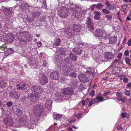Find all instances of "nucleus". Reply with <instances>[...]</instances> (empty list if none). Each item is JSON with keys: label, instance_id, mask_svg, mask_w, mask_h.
Instances as JSON below:
<instances>
[{"label": "nucleus", "instance_id": "9d476101", "mask_svg": "<svg viewBox=\"0 0 131 131\" xmlns=\"http://www.w3.org/2000/svg\"><path fill=\"white\" fill-rule=\"evenodd\" d=\"M63 92L65 95H70L72 94L74 92L73 89L71 88H67L64 89Z\"/></svg>", "mask_w": 131, "mask_h": 131}, {"label": "nucleus", "instance_id": "393cba45", "mask_svg": "<svg viewBox=\"0 0 131 131\" xmlns=\"http://www.w3.org/2000/svg\"><path fill=\"white\" fill-rule=\"evenodd\" d=\"M31 122L30 121L26 124H25V125L26 127H27L29 129H32L34 126V124L30 123Z\"/></svg>", "mask_w": 131, "mask_h": 131}, {"label": "nucleus", "instance_id": "2f4dec72", "mask_svg": "<svg viewBox=\"0 0 131 131\" xmlns=\"http://www.w3.org/2000/svg\"><path fill=\"white\" fill-rule=\"evenodd\" d=\"M82 15V13L80 11L76 12L75 14V17L76 18H80Z\"/></svg>", "mask_w": 131, "mask_h": 131}, {"label": "nucleus", "instance_id": "e433bc0d", "mask_svg": "<svg viewBox=\"0 0 131 131\" xmlns=\"http://www.w3.org/2000/svg\"><path fill=\"white\" fill-rule=\"evenodd\" d=\"M89 100L88 99H86L85 100L82 101V104L83 106L85 105L89 102Z\"/></svg>", "mask_w": 131, "mask_h": 131}, {"label": "nucleus", "instance_id": "ddd939ff", "mask_svg": "<svg viewBox=\"0 0 131 131\" xmlns=\"http://www.w3.org/2000/svg\"><path fill=\"white\" fill-rule=\"evenodd\" d=\"M50 77L53 80H57L59 78V74L57 72H53L50 73Z\"/></svg>", "mask_w": 131, "mask_h": 131}, {"label": "nucleus", "instance_id": "69168bd1", "mask_svg": "<svg viewBox=\"0 0 131 131\" xmlns=\"http://www.w3.org/2000/svg\"><path fill=\"white\" fill-rule=\"evenodd\" d=\"M110 93V92H106L105 93H104L103 94V96H106L108 95H109Z\"/></svg>", "mask_w": 131, "mask_h": 131}, {"label": "nucleus", "instance_id": "79ce46f5", "mask_svg": "<svg viewBox=\"0 0 131 131\" xmlns=\"http://www.w3.org/2000/svg\"><path fill=\"white\" fill-rule=\"evenodd\" d=\"M116 94L117 97L120 98H121L122 96V94L121 92H117L116 93Z\"/></svg>", "mask_w": 131, "mask_h": 131}, {"label": "nucleus", "instance_id": "49530a36", "mask_svg": "<svg viewBox=\"0 0 131 131\" xmlns=\"http://www.w3.org/2000/svg\"><path fill=\"white\" fill-rule=\"evenodd\" d=\"M125 61L127 64H129L131 60L129 58L126 57L125 59Z\"/></svg>", "mask_w": 131, "mask_h": 131}, {"label": "nucleus", "instance_id": "338daca9", "mask_svg": "<svg viewBox=\"0 0 131 131\" xmlns=\"http://www.w3.org/2000/svg\"><path fill=\"white\" fill-rule=\"evenodd\" d=\"M120 60V59H118V60L115 59V60L112 63L113 64H115L117 62L119 61Z\"/></svg>", "mask_w": 131, "mask_h": 131}, {"label": "nucleus", "instance_id": "f3484780", "mask_svg": "<svg viewBox=\"0 0 131 131\" xmlns=\"http://www.w3.org/2000/svg\"><path fill=\"white\" fill-rule=\"evenodd\" d=\"M93 14L94 15V18L95 20H99L100 19L101 15L100 12L94 11V12Z\"/></svg>", "mask_w": 131, "mask_h": 131}, {"label": "nucleus", "instance_id": "c756f323", "mask_svg": "<svg viewBox=\"0 0 131 131\" xmlns=\"http://www.w3.org/2000/svg\"><path fill=\"white\" fill-rule=\"evenodd\" d=\"M18 96L19 98H20L22 102L24 101L26 98V97L24 95L22 94H20L19 95L18 94Z\"/></svg>", "mask_w": 131, "mask_h": 131}, {"label": "nucleus", "instance_id": "6e6d98bb", "mask_svg": "<svg viewBox=\"0 0 131 131\" xmlns=\"http://www.w3.org/2000/svg\"><path fill=\"white\" fill-rule=\"evenodd\" d=\"M75 121V119L72 117L70 119V120L69 121V122H74Z\"/></svg>", "mask_w": 131, "mask_h": 131}, {"label": "nucleus", "instance_id": "412c9836", "mask_svg": "<svg viewBox=\"0 0 131 131\" xmlns=\"http://www.w3.org/2000/svg\"><path fill=\"white\" fill-rule=\"evenodd\" d=\"M73 50L77 54H80L81 53V50L79 48L75 47L73 49Z\"/></svg>", "mask_w": 131, "mask_h": 131}, {"label": "nucleus", "instance_id": "f257e3e1", "mask_svg": "<svg viewBox=\"0 0 131 131\" xmlns=\"http://www.w3.org/2000/svg\"><path fill=\"white\" fill-rule=\"evenodd\" d=\"M81 30V26L80 25L74 24L72 28L69 29V30L66 29L65 32L70 36H73L77 32L80 31Z\"/></svg>", "mask_w": 131, "mask_h": 131}, {"label": "nucleus", "instance_id": "a18cd8bd", "mask_svg": "<svg viewBox=\"0 0 131 131\" xmlns=\"http://www.w3.org/2000/svg\"><path fill=\"white\" fill-rule=\"evenodd\" d=\"M70 76L73 78H75L76 76L77 75L76 73L74 72H73L72 73H70Z\"/></svg>", "mask_w": 131, "mask_h": 131}, {"label": "nucleus", "instance_id": "6ab92c4d", "mask_svg": "<svg viewBox=\"0 0 131 131\" xmlns=\"http://www.w3.org/2000/svg\"><path fill=\"white\" fill-rule=\"evenodd\" d=\"M70 84L71 87L74 89L76 88L77 86V83L75 79L71 80V83Z\"/></svg>", "mask_w": 131, "mask_h": 131}, {"label": "nucleus", "instance_id": "de8ad7c7", "mask_svg": "<svg viewBox=\"0 0 131 131\" xmlns=\"http://www.w3.org/2000/svg\"><path fill=\"white\" fill-rule=\"evenodd\" d=\"M122 7L123 9L126 10H128L129 8L126 5H123Z\"/></svg>", "mask_w": 131, "mask_h": 131}, {"label": "nucleus", "instance_id": "1a4fd4ad", "mask_svg": "<svg viewBox=\"0 0 131 131\" xmlns=\"http://www.w3.org/2000/svg\"><path fill=\"white\" fill-rule=\"evenodd\" d=\"M48 78L45 75L41 77L39 79V81L40 84L42 85L47 83L48 82Z\"/></svg>", "mask_w": 131, "mask_h": 131}, {"label": "nucleus", "instance_id": "f03ea898", "mask_svg": "<svg viewBox=\"0 0 131 131\" xmlns=\"http://www.w3.org/2000/svg\"><path fill=\"white\" fill-rule=\"evenodd\" d=\"M43 106L40 105H37L34 107V111L36 115L37 116H39L43 112Z\"/></svg>", "mask_w": 131, "mask_h": 131}, {"label": "nucleus", "instance_id": "052dcab7", "mask_svg": "<svg viewBox=\"0 0 131 131\" xmlns=\"http://www.w3.org/2000/svg\"><path fill=\"white\" fill-rule=\"evenodd\" d=\"M123 81L124 82H127L128 81V79L127 78H125L123 79Z\"/></svg>", "mask_w": 131, "mask_h": 131}, {"label": "nucleus", "instance_id": "4be33fe9", "mask_svg": "<svg viewBox=\"0 0 131 131\" xmlns=\"http://www.w3.org/2000/svg\"><path fill=\"white\" fill-rule=\"evenodd\" d=\"M38 116H37L36 115H34L33 116H31L30 117V122H32V121L34 122H37L39 120V118L38 117Z\"/></svg>", "mask_w": 131, "mask_h": 131}, {"label": "nucleus", "instance_id": "aec40b11", "mask_svg": "<svg viewBox=\"0 0 131 131\" xmlns=\"http://www.w3.org/2000/svg\"><path fill=\"white\" fill-rule=\"evenodd\" d=\"M20 120L22 121L24 123L26 124L28 122H30V120L28 121L27 117L23 115L20 118Z\"/></svg>", "mask_w": 131, "mask_h": 131}, {"label": "nucleus", "instance_id": "a211bd4d", "mask_svg": "<svg viewBox=\"0 0 131 131\" xmlns=\"http://www.w3.org/2000/svg\"><path fill=\"white\" fill-rule=\"evenodd\" d=\"M117 40V38L115 36L111 37L109 39V43L113 45L115 43Z\"/></svg>", "mask_w": 131, "mask_h": 131}, {"label": "nucleus", "instance_id": "72a5a7b5", "mask_svg": "<svg viewBox=\"0 0 131 131\" xmlns=\"http://www.w3.org/2000/svg\"><path fill=\"white\" fill-rule=\"evenodd\" d=\"M102 12L105 14H108L111 13V12L108 9L104 8L102 10Z\"/></svg>", "mask_w": 131, "mask_h": 131}, {"label": "nucleus", "instance_id": "f8f14e48", "mask_svg": "<svg viewBox=\"0 0 131 131\" xmlns=\"http://www.w3.org/2000/svg\"><path fill=\"white\" fill-rule=\"evenodd\" d=\"M18 94V93L16 92L15 91H12L9 92V94L10 97L17 99H19Z\"/></svg>", "mask_w": 131, "mask_h": 131}, {"label": "nucleus", "instance_id": "473e14b6", "mask_svg": "<svg viewBox=\"0 0 131 131\" xmlns=\"http://www.w3.org/2000/svg\"><path fill=\"white\" fill-rule=\"evenodd\" d=\"M6 38L10 41H13L15 39L14 36L12 35H7Z\"/></svg>", "mask_w": 131, "mask_h": 131}, {"label": "nucleus", "instance_id": "5701e85b", "mask_svg": "<svg viewBox=\"0 0 131 131\" xmlns=\"http://www.w3.org/2000/svg\"><path fill=\"white\" fill-rule=\"evenodd\" d=\"M69 58L71 61H75L77 59L75 55L73 53L70 52L69 54Z\"/></svg>", "mask_w": 131, "mask_h": 131}, {"label": "nucleus", "instance_id": "b1692460", "mask_svg": "<svg viewBox=\"0 0 131 131\" xmlns=\"http://www.w3.org/2000/svg\"><path fill=\"white\" fill-rule=\"evenodd\" d=\"M16 88L20 90H25L26 89V85L25 84H24L21 86L20 85L17 84L16 86Z\"/></svg>", "mask_w": 131, "mask_h": 131}, {"label": "nucleus", "instance_id": "13d9d810", "mask_svg": "<svg viewBox=\"0 0 131 131\" xmlns=\"http://www.w3.org/2000/svg\"><path fill=\"white\" fill-rule=\"evenodd\" d=\"M20 123L19 122H18L16 123L15 124V127H20L21 125L20 124H19Z\"/></svg>", "mask_w": 131, "mask_h": 131}, {"label": "nucleus", "instance_id": "8fccbe9b", "mask_svg": "<svg viewBox=\"0 0 131 131\" xmlns=\"http://www.w3.org/2000/svg\"><path fill=\"white\" fill-rule=\"evenodd\" d=\"M125 94L128 96H129L130 95V92L128 90H126L125 92Z\"/></svg>", "mask_w": 131, "mask_h": 131}, {"label": "nucleus", "instance_id": "603ef678", "mask_svg": "<svg viewBox=\"0 0 131 131\" xmlns=\"http://www.w3.org/2000/svg\"><path fill=\"white\" fill-rule=\"evenodd\" d=\"M30 99H31V101H35L37 99L36 98L34 95L33 96H31Z\"/></svg>", "mask_w": 131, "mask_h": 131}, {"label": "nucleus", "instance_id": "3c124183", "mask_svg": "<svg viewBox=\"0 0 131 131\" xmlns=\"http://www.w3.org/2000/svg\"><path fill=\"white\" fill-rule=\"evenodd\" d=\"M82 114L81 113H78L77 115V117L78 118L80 119L82 117Z\"/></svg>", "mask_w": 131, "mask_h": 131}, {"label": "nucleus", "instance_id": "a19ab883", "mask_svg": "<svg viewBox=\"0 0 131 131\" xmlns=\"http://www.w3.org/2000/svg\"><path fill=\"white\" fill-rule=\"evenodd\" d=\"M64 62L67 63H70L71 62V61L69 58H67L65 59L64 60Z\"/></svg>", "mask_w": 131, "mask_h": 131}, {"label": "nucleus", "instance_id": "6e6552de", "mask_svg": "<svg viewBox=\"0 0 131 131\" xmlns=\"http://www.w3.org/2000/svg\"><path fill=\"white\" fill-rule=\"evenodd\" d=\"M87 26L90 31H92L94 29V23L91 21L90 18H89L86 22Z\"/></svg>", "mask_w": 131, "mask_h": 131}, {"label": "nucleus", "instance_id": "e2e57ef3", "mask_svg": "<svg viewBox=\"0 0 131 131\" xmlns=\"http://www.w3.org/2000/svg\"><path fill=\"white\" fill-rule=\"evenodd\" d=\"M122 56V53L121 52H120L118 54L117 57L118 58L120 59L121 58Z\"/></svg>", "mask_w": 131, "mask_h": 131}, {"label": "nucleus", "instance_id": "37998d69", "mask_svg": "<svg viewBox=\"0 0 131 131\" xmlns=\"http://www.w3.org/2000/svg\"><path fill=\"white\" fill-rule=\"evenodd\" d=\"M105 17L109 20H111L112 19V15L111 14L105 15Z\"/></svg>", "mask_w": 131, "mask_h": 131}, {"label": "nucleus", "instance_id": "09e8293b", "mask_svg": "<svg viewBox=\"0 0 131 131\" xmlns=\"http://www.w3.org/2000/svg\"><path fill=\"white\" fill-rule=\"evenodd\" d=\"M126 100V98L124 97H122L121 98H120V99L119 100V101H121L122 102L125 103V100Z\"/></svg>", "mask_w": 131, "mask_h": 131}, {"label": "nucleus", "instance_id": "9b49d317", "mask_svg": "<svg viewBox=\"0 0 131 131\" xmlns=\"http://www.w3.org/2000/svg\"><path fill=\"white\" fill-rule=\"evenodd\" d=\"M104 57L107 60H110L114 58V54L110 52H107L105 53Z\"/></svg>", "mask_w": 131, "mask_h": 131}, {"label": "nucleus", "instance_id": "c85d7f7f", "mask_svg": "<svg viewBox=\"0 0 131 131\" xmlns=\"http://www.w3.org/2000/svg\"><path fill=\"white\" fill-rule=\"evenodd\" d=\"M60 92H57L55 94V97L57 100L60 99L63 97V96Z\"/></svg>", "mask_w": 131, "mask_h": 131}, {"label": "nucleus", "instance_id": "0eeeda50", "mask_svg": "<svg viewBox=\"0 0 131 131\" xmlns=\"http://www.w3.org/2000/svg\"><path fill=\"white\" fill-rule=\"evenodd\" d=\"M105 5L106 6V8L109 10L113 11L116 9L115 6L113 4H111L108 1H105Z\"/></svg>", "mask_w": 131, "mask_h": 131}, {"label": "nucleus", "instance_id": "58836bf2", "mask_svg": "<svg viewBox=\"0 0 131 131\" xmlns=\"http://www.w3.org/2000/svg\"><path fill=\"white\" fill-rule=\"evenodd\" d=\"M96 100H93L91 101L90 102H89V106L92 105V104H94L95 103H97V101H96Z\"/></svg>", "mask_w": 131, "mask_h": 131}, {"label": "nucleus", "instance_id": "4468645a", "mask_svg": "<svg viewBox=\"0 0 131 131\" xmlns=\"http://www.w3.org/2000/svg\"><path fill=\"white\" fill-rule=\"evenodd\" d=\"M95 34L97 37H102L103 35V32L101 29H98L95 31Z\"/></svg>", "mask_w": 131, "mask_h": 131}, {"label": "nucleus", "instance_id": "5fc2aeb1", "mask_svg": "<svg viewBox=\"0 0 131 131\" xmlns=\"http://www.w3.org/2000/svg\"><path fill=\"white\" fill-rule=\"evenodd\" d=\"M60 54L61 55L64 56L66 54V52L64 50H62L60 52Z\"/></svg>", "mask_w": 131, "mask_h": 131}, {"label": "nucleus", "instance_id": "bb28decb", "mask_svg": "<svg viewBox=\"0 0 131 131\" xmlns=\"http://www.w3.org/2000/svg\"><path fill=\"white\" fill-rule=\"evenodd\" d=\"M12 11L8 8H5L4 9V12L6 15H8L10 14Z\"/></svg>", "mask_w": 131, "mask_h": 131}, {"label": "nucleus", "instance_id": "dca6fc26", "mask_svg": "<svg viewBox=\"0 0 131 131\" xmlns=\"http://www.w3.org/2000/svg\"><path fill=\"white\" fill-rule=\"evenodd\" d=\"M78 78L81 81L83 82H86V77L85 75L83 74H81L78 75Z\"/></svg>", "mask_w": 131, "mask_h": 131}, {"label": "nucleus", "instance_id": "39448f33", "mask_svg": "<svg viewBox=\"0 0 131 131\" xmlns=\"http://www.w3.org/2000/svg\"><path fill=\"white\" fill-rule=\"evenodd\" d=\"M3 121L4 124L8 126H12L14 124L13 119L10 117H5Z\"/></svg>", "mask_w": 131, "mask_h": 131}, {"label": "nucleus", "instance_id": "bf43d9fd", "mask_svg": "<svg viewBox=\"0 0 131 131\" xmlns=\"http://www.w3.org/2000/svg\"><path fill=\"white\" fill-rule=\"evenodd\" d=\"M124 55L125 56H127L129 55V51L127 50L125 51L124 52Z\"/></svg>", "mask_w": 131, "mask_h": 131}, {"label": "nucleus", "instance_id": "4c0bfd02", "mask_svg": "<svg viewBox=\"0 0 131 131\" xmlns=\"http://www.w3.org/2000/svg\"><path fill=\"white\" fill-rule=\"evenodd\" d=\"M103 98H104L103 97H101L96 98V99H95V100H96L97 102H102L103 101Z\"/></svg>", "mask_w": 131, "mask_h": 131}, {"label": "nucleus", "instance_id": "f704fd0d", "mask_svg": "<svg viewBox=\"0 0 131 131\" xmlns=\"http://www.w3.org/2000/svg\"><path fill=\"white\" fill-rule=\"evenodd\" d=\"M53 116L54 119H56V120H59L62 117L61 116L56 114L53 115Z\"/></svg>", "mask_w": 131, "mask_h": 131}, {"label": "nucleus", "instance_id": "0e129e2a", "mask_svg": "<svg viewBox=\"0 0 131 131\" xmlns=\"http://www.w3.org/2000/svg\"><path fill=\"white\" fill-rule=\"evenodd\" d=\"M127 45L129 46H131V39H130L128 41Z\"/></svg>", "mask_w": 131, "mask_h": 131}, {"label": "nucleus", "instance_id": "7c9ffc66", "mask_svg": "<svg viewBox=\"0 0 131 131\" xmlns=\"http://www.w3.org/2000/svg\"><path fill=\"white\" fill-rule=\"evenodd\" d=\"M71 70H67L63 72V74L66 75H70V73H71Z\"/></svg>", "mask_w": 131, "mask_h": 131}, {"label": "nucleus", "instance_id": "4d7b16f0", "mask_svg": "<svg viewBox=\"0 0 131 131\" xmlns=\"http://www.w3.org/2000/svg\"><path fill=\"white\" fill-rule=\"evenodd\" d=\"M95 92L94 91H92L90 93V95L92 97H93L94 95Z\"/></svg>", "mask_w": 131, "mask_h": 131}, {"label": "nucleus", "instance_id": "20e7f679", "mask_svg": "<svg viewBox=\"0 0 131 131\" xmlns=\"http://www.w3.org/2000/svg\"><path fill=\"white\" fill-rule=\"evenodd\" d=\"M58 14L60 16L63 18H66L69 14L68 12V9L66 8L62 10H60L58 12Z\"/></svg>", "mask_w": 131, "mask_h": 131}, {"label": "nucleus", "instance_id": "7ed1b4c3", "mask_svg": "<svg viewBox=\"0 0 131 131\" xmlns=\"http://www.w3.org/2000/svg\"><path fill=\"white\" fill-rule=\"evenodd\" d=\"M31 89L32 91L39 94L40 96L44 95L45 94V92L41 87L34 86L31 87Z\"/></svg>", "mask_w": 131, "mask_h": 131}, {"label": "nucleus", "instance_id": "ea45409f", "mask_svg": "<svg viewBox=\"0 0 131 131\" xmlns=\"http://www.w3.org/2000/svg\"><path fill=\"white\" fill-rule=\"evenodd\" d=\"M96 6L97 8L99 9L102 8L104 6L101 3H98L96 5Z\"/></svg>", "mask_w": 131, "mask_h": 131}, {"label": "nucleus", "instance_id": "a878e982", "mask_svg": "<svg viewBox=\"0 0 131 131\" xmlns=\"http://www.w3.org/2000/svg\"><path fill=\"white\" fill-rule=\"evenodd\" d=\"M4 80V79L0 77V87L3 88L5 85L6 82Z\"/></svg>", "mask_w": 131, "mask_h": 131}, {"label": "nucleus", "instance_id": "c9c22d12", "mask_svg": "<svg viewBox=\"0 0 131 131\" xmlns=\"http://www.w3.org/2000/svg\"><path fill=\"white\" fill-rule=\"evenodd\" d=\"M40 12L37 11L33 14V16L34 17H39L40 15Z\"/></svg>", "mask_w": 131, "mask_h": 131}, {"label": "nucleus", "instance_id": "2eb2a0df", "mask_svg": "<svg viewBox=\"0 0 131 131\" xmlns=\"http://www.w3.org/2000/svg\"><path fill=\"white\" fill-rule=\"evenodd\" d=\"M52 101L50 100H47L46 104V107L49 110H50L52 108Z\"/></svg>", "mask_w": 131, "mask_h": 131}, {"label": "nucleus", "instance_id": "cd10ccee", "mask_svg": "<svg viewBox=\"0 0 131 131\" xmlns=\"http://www.w3.org/2000/svg\"><path fill=\"white\" fill-rule=\"evenodd\" d=\"M61 41V40L60 39H56L55 40V43L53 45V46L56 47L59 46L60 44Z\"/></svg>", "mask_w": 131, "mask_h": 131}, {"label": "nucleus", "instance_id": "774afa93", "mask_svg": "<svg viewBox=\"0 0 131 131\" xmlns=\"http://www.w3.org/2000/svg\"><path fill=\"white\" fill-rule=\"evenodd\" d=\"M81 11L84 14H85L86 12V10L85 9H82L81 10Z\"/></svg>", "mask_w": 131, "mask_h": 131}, {"label": "nucleus", "instance_id": "864d4df0", "mask_svg": "<svg viewBox=\"0 0 131 131\" xmlns=\"http://www.w3.org/2000/svg\"><path fill=\"white\" fill-rule=\"evenodd\" d=\"M7 105L8 107H10L12 104V103L11 101L8 102L7 103Z\"/></svg>", "mask_w": 131, "mask_h": 131}, {"label": "nucleus", "instance_id": "680f3d73", "mask_svg": "<svg viewBox=\"0 0 131 131\" xmlns=\"http://www.w3.org/2000/svg\"><path fill=\"white\" fill-rule=\"evenodd\" d=\"M5 36V34L3 31L0 32V37H2Z\"/></svg>", "mask_w": 131, "mask_h": 131}, {"label": "nucleus", "instance_id": "423d86ee", "mask_svg": "<svg viewBox=\"0 0 131 131\" xmlns=\"http://www.w3.org/2000/svg\"><path fill=\"white\" fill-rule=\"evenodd\" d=\"M13 109L14 113L17 116H19L21 115V111L17 105H14L13 106Z\"/></svg>", "mask_w": 131, "mask_h": 131}, {"label": "nucleus", "instance_id": "c03bdc74", "mask_svg": "<svg viewBox=\"0 0 131 131\" xmlns=\"http://www.w3.org/2000/svg\"><path fill=\"white\" fill-rule=\"evenodd\" d=\"M21 5L23 7L25 8L27 7H28L30 6V5L27 3H25L24 4H22Z\"/></svg>", "mask_w": 131, "mask_h": 131}]
</instances>
